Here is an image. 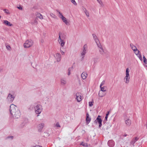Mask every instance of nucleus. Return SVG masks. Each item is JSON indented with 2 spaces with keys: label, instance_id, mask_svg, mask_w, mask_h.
<instances>
[{
  "label": "nucleus",
  "instance_id": "f257e3e1",
  "mask_svg": "<svg viewBox=\"0 0 147 147\" xmlns=\"http://www.w3.org/2000/svg\"><path fill=\"white\" fill-rule=\"evenodd\" d=\"M10 112L12 116L15 119H18L21 115V113L17 107L13 104L10 106Z\"/></svg>",
  "mask_w": 147,
  "mask_h": 147
},
{
  "label": "nucleus",
  "instance_id": "f03ea898",
  "mask_svg": "<svg viewBox=\"0 0 147 147\" xmlns=\"http://www.w3.org/2000/svg\"><path fill=\"white\" fill-rule=\"evenodd\" d=\"M129 70L128 68H127L126 69L125 74L126 76L124 78V80L125 82L128 84L129 83L130 79V75L129 73Z\"/></svg>",
  "mask_w": 147,
  "mask_h": 147
},
{
  "label": "nucleus",
  "instance_id": "7ed1b4c3",
  "mask_svg": "<svg viewBox=\"0 0 147 147\" xmlns=\"http://www.w3.org/2000/svg\"><path fill=\"white\" fill-rule=\"evenodd\" d=\"M34 44L33 41L31 40H26L23 46L24 48H29L32 47Z\"/></svg>",
  "mask_w": 147,
  "mask_h": 147
},
{
  "label": "nucleus",
  "instance_id": "20e7f679",
  "mask_svg": "<svg viewBox=\"0 0 147 147\" xmlns=\"http://www.w3.org/2000/svg\"><path fill=\"white\" fill-rule=\"evenodd\" d=\"M59 15V17L63 21L66 25H69L70 23L69 21H68L67 19L65 17L62 15V14L60 11H58Z\"/></svg>",
  "mask_w": 147,
  "mask_h": 147
},
{
  "label": "nucleus",
  "instance_id": "39448f33",
  "mask_svg": "<svg viewBox=\"0 0 147 147\" xmlns=\"http://www.w3.org/2000/svg\"><path fill=\"white\" fill-rule=\"evenodd\" d=\"M36 113L37 114L40 113L42 110V106L40 105H38L35 107Z\"/></svg>",
  "mask_w": 147,
  "mask_h": 147
},
{
  "label": "nucleus",
  "instance_id": "423d86ee",
  "mask_svg": "<svg viewBox=\"0 0 147 147\" xmlns=\"http://www.w3.org/2000/svg\"><path fill=\"white\" fill-rule=\"evenodd\" d=\"M58 41L61 47H63L65 44V41L61 38L60 34L58 38Z\"/></svg>",
  "mask_w": 147,
  "mask_h": 147
},
{
  "label": "nucleus",
  "instance_id": "0eeeda50",
  "mask_svg": "<svg viewBox=\"0 0 147 147\" xmlns=\"http://www.w3.org/2000/svg\"><path fill=\"white\" fill-rule=\"evenodd\" d=\"M107 89V87L106 86L102 87V97L103 96L106 94Z\"/></svg>",
  "mask_w": 147,
  "mask_h": 147
},
{
  "label": "nucleus",
  "instance_id": "6e6552de",
  "mask_svg": "<svg viewBox=\"0 0 147 147\" xmlns=\"http://www.w3.org/2000/svg\"><path fill=\"white\" fill-rule=\"evenodd\" d=\"M93 36H94V38L95 39V41L98 47H99L100 49L101 44L100 42V41H99L98 39L97 38L95 35L93 34Z\"/></svg>",
  "mask_w": 147,
  "mask_h": 147
},
{
  "label": "nucleus",
  "instance_id": "1a4fd4ad",
  "mask_svg": "<svg viewBox=\"0 0 147 147\" xmlns=\"http://www.w3.org/2000/svg\"><path fill=\"white\" fill-rule=\"evenodd\" d=\"M14 99V97L11 94H9L7 97V99L10 102H12Z\"/></svg>",
  "mask_w": 147,
  "mask_h": 147
},
{
  "label": "nucleus",
  "instance_id": "9d476101",
  "mask_svg": "<svg viewBox=\"0 0 147 147\" xmlns=\"http://www.w3.org/2000/svg\"><path fill=\"white\" fill-rule=\"evenodd\" d=\"M76 95L77 101L78 102H80L82 100L81 94L80 93H78L76 94Z\"/></svg>",
  "mask_w": 147,
  "mask_h": 147
},
{
  "label": "nucleus",
  "instance_id": "9b49d317",
  "mask_svg": "<svg viewBox=\"0 0 147 147\" xmlns=\"http://www.w3.org/2000/svg\"><path fill=\"white\" fill-rule=\"evenodd\" d=\"M55 57L57 61H60L61 58V55L59 53L56 54L55 56Z\"/></svg>",
  "mask_w": 147,
  "mask_h": 147
},
{
  "label": "nucleus",
  "instance_id": "f8f14e48",
  "mask_svg": "<svg viewBox=\"0 0 147 147\" xmlns=\"http://www.w3.org/2000/svg\"><path fill=\"white\" fill-rule=\"evenodd\" d=\"M107 144L110 147H113L115 145L114 142L112 140H109Z\"/></svg>",
  "mask_w": 147,
  "mask_h": 147
},
{
  "label": "nucleus",
  "instance_id": "ddd939ff",
  "mask_svg": "<svg viewBox=\"0 0 147 147\" xmlns=\"http://www.w3.org/2000/svg\"><path fill=\"white\" fill-rule=\"evenodd\" d=\"M3 24L7 26H11L13 25L12 24H11L10 22L6 20H3Z\"/></svg>",
  "mask_w": 147,
  "mask_h": 147
},
{
  "label": "nucleus",
  "instance_id": "4468645a",
  "mask_svg": "<svg viewBox=\"0 0 147 147\" xmlns=\"http://www.w3.org/2000/svg\"><path fill=\"white\" fill-rule=\"evenodd\" d=\"M86 53V52L84 51H82L81 52L80 55L81 59L82 60H83L85 55Z\"/></svg>",
  "mask_w": 147,
  "mask_h": 147
},
{
  "label": "nucleus",
  "instance_id": "2eb2a0df",
  "mask_svg": "<svg viewBox=\"0 0 147 147\" xmlns=\"http://www.w3.org/2000/svg\"><path fill=\"white\" fill-rule=\"evenodd\" d=\"M138 139L139 138L137 137L133 139L130 142L131 144L133 145Z\"/></svg>",
  "mask_w": 147,
  "mask_h": 147
},
{
  "label": "nucleus",
  "instance_id": "dca6fc26",
  "mask_svg": "<svg viewBox=\"0 0 147 147\" xmlns=\"http://www.w3.org/2000/svg\"><path fill=\"white\" fill-rule=\"evenodd\" d=\"M81 77L83 80H84L86 78L87 74L85 72H83L81 75Z\"/></svg>",
  "mask_w": 147,
  "mask_h": 147
},
{
  "label": "nucleus",
  "instance_id": "f3484780",
  "mask_svg": "<svg viewBox=\"0 0 147 147\" xmlns=\"http://www.w3.org/2000/svg\"><path fill=\"white\" fill-rule=\"evenodd\" d=\"M125 122L126 125L129 126L130 125L131 123V120H125Z\"/></svg>",
  "mask_w": 147,
  "mask_h": 147
},
{
  "label": "nucleus",
  "instance_id": "a211bd4d",
  "mask_svg": "<svg viewBox=\"0 0 147 147\" xmlns=\"http://www.w3.org/2000/svg\"><path fill=\"white\" fill-rule=\"evenodd\" d=\"M130 46L131 47V49L134 51H135L137 49V48L136 47L133 45L132 44H130Z\"/></svg>",
  "mask_w": 147,
  "mask_h": 147
},
{
  "label": "nucleus",
  "instance_id": "6ab92c4d",
  "mask_svg": "<svg viewBox=\"0 0 147 147\" xmlns=\"http://www.w3.org/2000/svg\"><path fill=\"white\" fill-rule=\"evenodd\" d=\"M43 125L42 124H40L38 125L39 130L40 131L43 128Z\"/></svg>",
  "mask_w": 147,
  "mask_h": 147
},
{
  "label": "nucleus",
  "instance_id": "aec40b11",
  "mask_svg": "<svg viewBox=\"0 0 147 147\" xmlns=\"http://www.w3.org/2000/svg\"><path fill=\"white\" fill-rule=\"evenodd\" d=\"M37 16L38 18L41 19H43V17L42 15L39 13L37 14Z\"/></svg>",
  "mask_w": 147,
  "mask_h": 147
},
{
  "label": "nucleus",
  "instance_id": "412c9836",
  "mask_svg": "<svg viewBox=\"0 0 147 147\" xmlns=\"http://www.w3.org/2000/svg\"><path fill=\"white\" fill-rule=\"evenodd\" d=\"M87 49V46L86 45H84L83 47V51H86Z\"/></svg>",
  "mask_w": 147,
  "mask_h": 147
},
{
  "label": "nucleus",
  "instance_id": "4be33fe9",
  "mask_svg": "<svg viewBox=\"0 0 147 147\" xmlns=\"http://www.w3.org/2000/svg\"><path fill=\"white\" fill-rule=\"evenodd\" d=\"M85 10L84 11L87 17H89V13L88 11H87L86 9H85Z\"/></svg>",
  "mask_w": 147,
  "mask_h": 147
},
{
  "label": "nucleus",
  "instance_id": "5701e85b",
  "mask_svg": "<svg viewBox=\"0 0 147 147\" xmlns=\"http://www.w3.org/2000/svg\"><path fill=\"white\" fill-rule=\"evenodd\" d=\"M50 15L51 17H52V18H57V16H56V15L52 13H50Z\"/></svg>",
  "mask_w": 147,
  "mask_h": 147
},
{
  "label": "nucleus",
  "instance_id": "b1692460",
  "mask_svg": "<svg viewBox=\"0 0 147 147\" xmlns=\"http://www.w3.org/2000/svg\"><path fill=\"white\" fill-rule=\"evenodd\" d=\"M55 127H56L58 129L61 126L60 125L59 123L58 122H57L55 125Z\"/></svg>",
  "mask_w": 147,
  "mask_h": 147
},
{
  "label": "nucleus",
  "instance_id": "393cba45",
  "mask_svg": "<svg viewBox=\"0 0 147 147\" xmlns=\"http://www.w3.org/2000/svg\"><path fill=\"white\" fill-rule=\"evenodd\" d=\"M134 51L135 54L136 55H138L140 52L137 49L135 51Z\"/></svg>",
  "mask_w": 147,
  "mask_h": 147
},
{
  "label": "nucleus",
  "instance_id": "a878e982",
  "mask_svg": "<svg viewBox=\"0 0 147 147\" xmlns=\"http://www.w3.org/2000/svg\"><path fill=\"white\" fill-rule=\"evenodd\" d=\"M61 84H65L66 82V81L65 80L63 79L61 80Z\"/></svg>",
  "mask_w": 147,
  "mask_h": 147
},
{
  "label": "nucleus",
  "instance_id": "bb28decb",
  "mask_svg": "<svg viewBox=\"0 0 147 147\" xmlns=\"http://www.w3.org/2000/svg\"><path fill=\"white\" fill-rule=\"evenodd\" d=\"M143 59L144 60V62L145 64H147V61L146 60V59L144 57V56L143 57Z\"/></svg>",
  "mask_w": 147,
  "mask_h": 147
},
{
  "label": "nucleus",
  "instance_id": "cd10ccee",
  "mask_svg": "<svg viewBox=\"0 0 147 147\" xmlns=\"http://www.w3.org/2000/svg\"><path fill=\"white\" fill-rule=\"evenodd\" d=\"M107 52V51L106 50H104L102 48V54H106Z\"/></svg>",
  "mask_w": 147,
  "mask_h": 147
},
{
  "label": "nucleus",
  "instance_id": "c85d7f7f",
  "mask_svg": "<svg viewBox=\"0 0 147 147\" xmlns=\"http://www.w3.org/2000/svg\"><path fill=\"white\" fill-rule=\"evenodd\" d=\"M110 112V111H109L107 112V113L106 114V116L105 117V119H107L108 118V115L109 114V113Z\"/></svg>",
  "mask_w": 147,
  "mask_h": 147
},
{
  "label": "nucleus",
  "instance_id": "c756f323",
  "mask_svg": "<svg viewBox=\"0 0 147 147\" xmlns=\"http://www.w3.org/2000/svg\"><path fill=\"white\" fill-rule=\"evenodd\" d=\"M4 11H5V13H7L8 14H9L10 13L8 10L7 9H5L4 10Z\"/></svg>",
  "mask_w": 147,
  "mask_h": 147
},
{
  "label": "nucleus",
  "instance_id": "7c9ffc66",
  "mask_svg": "<svg viewBox=\"0 0 147 147\" xmlns=\"http://www.w3.org/2000/svg\"><path fill=\"white\" fill-rule=\"evenodd\" d=\"M71 2L73 3L74 5H76L77 3L75 0H70Z\"/></svg>",
  "mask_w": 147,
  "mask_h": 147
},
{
  "label": "nucleus",
  "instance_id": "2f4dec72",
  "mask_svg": "<svg viewBox=\"0 0 147 147\" xmlns=\"http://www.w3.org/2000/svg\"><path fill=\"white\" fill-rule=\"evenodd\" d=\"M80 145H82L83 146H87V144L86 143H84L83 142H82L81 144H80Z\"/></svg>",
  "mask_w": 147,
  "mask_h": 147
},
{
  "label": "nucleus",
  "instance_id": "473e14b6",
  "mask_svg": "<svg viewBox=\"0 0 147 147\" xmlns=\"http://www.w3.org/2000/svg\"><path fill=\"white\" fill-rule=\"evenodd\" d=\"M60 52L62 55H64L65 54V52H63L61 50V48H60Z\"/></svg>",
  "mask_w": 147,
  "mask_h": 147
},
{
  "label": "nucleus",
  "instance_id": "72a5a7b5",
  "mask_svg": "<svg viewBox=\"0 0 147 147\" xmlns=\"http://www.w3.org/2000/svg\"><path fill=\"white\" fill-rule=\"evenodd\" d=\"M138 58H139V59L141 60H142V56L140 54H138Z\"/></svg>",
  "mask_w": 147,
  "mask_h": 147
},
{
  "label": "nucleus",
  "instance_id": "f704fd0d",
  "mask_svg": "<svg viewBox=\"0 0 147 147\" xmlns=\"http://www.w3.org/2000/svg\"><path fill=\"white\" fill-rule=\"evenodd\" d=\"M71 69V68H69L68 70V75H69L70 74V71Z\"/></svg>",
  "mask_w": 147,
  "mask_h": 147
},
{
  "label": "nucleus",
  "instance_id": "c9c22d12",
  "mask_svg": "<svg viewBox=\"0 0 147 147\" xmlns=\"http://www.w3.org/2000/svg\"><path fill=\"white\" fill-rule=\"evenodd\" d=\"M89 106L91 107L93 105L92 102H89Z\"/></svg>",
  "mask_w": 147,
  "mask_h": 147
},
{
  "label": "nucleus",
  "instance_id": "e433bc0d",
  "mask_svg": "<svg viewBox=\"0 0 147 147\" xmlns=\"http://www.w3.org/2000/svg\"><path fill=\"white\" fill-rule=\"evenodd\" d=\"M98 121L99 124V126L100 127L101 125V120H98Z\"/></svg>",
  "mask_w": 147,
  "mask_h": 147
},
{
  "label": "nucleus",
  "instance_id": "4c0bfd02",
  "mask_svg": "<svg viewBox=\"0 0 147 147\" xmlns=\"http://www.w3.org/2000/svg\"><path fill=\"white\" fill-rule=\"evenodd\" d=\"M6 48L8 49V50H10V47L9 46H7L6 47Z\"/></svg>",
  "mask_w": 147,
  "mask_h": 147
},
{
  "label": "nucleus",
  "instance_id": "58836bf2",
  "mask_svg": "<svg viewBox=\"0 0 147 147\" xmlns=\"http://www.w3.org/2000/svg\"><path fill=\"white\" fill-rule=\"evenodd\" d=\"M17 8L20 10H22V7L20 6L19 7H17Z\"/></svg>",
  "mask_w": 147,
  "mask_h": 147
},
{
  "label": "nucleus",
  "instance_id": "ea45409f",
  "mask_svg": "<svg viewBox=\"0 0 147 147\" xmlns=\"http://www.w3.org/2000/svg\"><path fill=\"white\" fill-rule=\"evenodd\" d=\"M89 115L88 114H86V119H88L89 118Z\"/></svg>",
  "mask_w": 147,
  "mask_h": 147
},
{
  "label": "nucleus",
  "instance_id": "a19ab883",
  "mask_svg": "<svg viewBox=\"0 0 147 147\" xmlns=\"http://www.w3.org/2000/svg\"><path fill=\"white\" fill-rule=\"evenodd\" d=\"M32 24H37V21L36 20H34V23H32Z\"/></svg>",
  "mask_w": 147,
  "mask_h": 147
},
{
  "label": "nucleus",
  "instance_id": "79ce46f5",
  "mask_svg": "<svg viewBox=\"0 0 147 147\" xmlns=\"http://www.w3.org/2000/svg\"><path fill=\"white\" fill-rule=\"evenodd\" d=\"M105 83V81L104 80L102 82V85L104 84Z\"/></svg>",
  "mask_w": 147,
  "mask_h": 147
},
{
  "label": "nucleus",
  "instance_id": "37998d69",
  "mask_svg": "<svg viewBox=\"0 0 147 147\" xmlns=\"http://www.w3.org/2000/svg\"><path fill=\"white\" fill-rule=\"evenodd\" d=\"M97 1L100 4V0H97Z\"/></svg>",
  "mask_w": 147,
  "mask_h": 147
},
{
  "label": "nucleus",
  "instance_id": "c03bdc74",
  "mask_svg": "<svg viewBox=\"0 0 147 147\" xmlns=\"http://www.w3.org/2000/svg\"><path fill=\"white\" fill-rule=\"evenodd\" d=\"M100 117V116H98V117L96 119H97V120H98V119H100L99 118V117Z\"/></svg>",
  "mask_w": 147,
  "mask_h": 147
},
{
  "label": "nucleus",
  "instance_id": "a18cd8bd",
  "mask_svg": "<svg viewBox=\"0 0 147 147\" xmlns=\"http://www.w3.org/2000/svg\"><path fill=\"white\" fill-rule=\"evenodd\" d=\"M127 134H125L123 135V136L124 137H126L127 136Z\"/></svg>",
  "mask_w": 147,
  "mask_h": 147
},
{
  "label": "nucleus",
  "instance_id": "49530a36",
  "mask_svg": "<svg viewBox=\"0 0 147 147\" xmlns=\"http://www.w3.org/2000/svg\"><path fill=\"white\" fill-rule=\"evenodd\" d=\"M87 122H90V120H86Z\"/></svg>",
  "mask_w": 147,
  "mask_h": 147
},
{
  "label": "nucleus",
  "instance_id": "de8ad7c7",
  "mask_svg": "<svg viewBox=\"0 0 147 147\" xmlns=\"http://www.w3.org/2000/svg\"><path fill=\"white\" fill-rule=\"evenodd\" d=\"M3 70L2 69H0V72H1Z\"/></svg>",
  "mask_w": 147,
  "mask_h": 147
},
{
  "label": "nucleus",
  "instance_id": "09e8293b",
  "mask_svg": "<svg viewBox=\"0 0 147 147\" xmlns=\"http://www.w3.org/2000/svg\"><path fill=\"white\" fill-rule=\"evenodd\" d=\"M100 87L101 88V84H100Z\"/></svg>",
  "mask_w": 147,
  "mask_h": 147
},
{
  "label": "nucleus",
  "instance_id": "8fccbe9b",
  "mask_svg": "<svg viewBox=\"0 0 147 147\" xmlns=\"http://www.w3.org/2000/svg\"><path fill=\"white\" fill-rule=\"evenodd\" d=\"M11 138L12 139L13 138V136H11Z\"/></svg>",
  "mask_w": 147,
  "mask_h": 147
},
{
  "label": "nucleus",
  "instance_id": "3c124183",
  "mask_svg": "<svg viewBox=\"0 0 147 147\" xmlns=\"http://www.w3.org/2000/svg\"><path fill=\"white\" fill-rule=\"evenodd\" d=\"M99 93H99V94H99V96H100V95H99Z\"/></svg>",
  "mask_w": 147,
  "mask_h": 147
},
{
  "label": "nucleus",
  "instance_id": "603ef678",
  "mask_svg": "<svg viewBox=\"0 0 147 147\" xmlns=\"http://www.w3.org/2000/svg\"><path fill=\"white\" fill-rule=\"evenodd\" d=\"M1 18V16H0V18Z\"/></svg>",
  "mask_w": 147,
  "mask_h": 147
}]
</instances>
